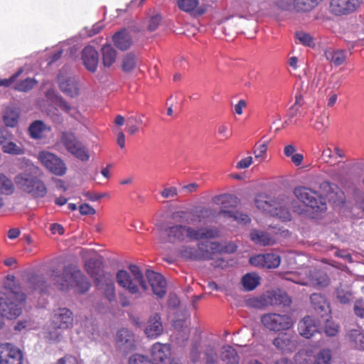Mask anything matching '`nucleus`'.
<instances>
[{
  "label": "nucleus",
  "mask_w": 364,
  "mask_h": 364,
  "mask_svg": "<svg viewBox=\"0 0 364 364\" xmlns=\"http://www.w3.org/2000/svg\"><path fill=\"white\" fill-rule=\"evenodd\" d=\"M161 237L171 244L191 242L203 239H214L219 237V230L215 228H193L182 224H169L160 227Z\"/></svg>",
  "instance_id": "f257e3e1"
},
{
  "label": "nucleus",
  "mask_w": 364,
  "mask_h": 364,
  "mask_svg": "<svg viewBox=\"0 0 364 364\" xmlns=\"http://www.w3.org/2000/svg\"><path fill=\"white\" fill-rule=\"evenodd\" d=\"M26 301V295L20 291L15 283V277H6L4 288L0 290V329L4 325L3 317L16 318L22 311Z\"/></svg>",
  "instance_id": "f03ea898"
},
{
  "label": "nucleus",
  "mask_w": 364,
  "mask_h": 364,
  "mask_svg": "<svg viewBox=\"0 0 364 364\" xmlns=\"http://www.w3.org/2000/svg\"><path fill=\"white\" fill-rule=\"evenodd\" d=\"M54 284L61 290L67 291L75 289L78 293L83 294L90 287V282L82 273L74 266H67L62 274H53Z\"/></svg>",
  "instance_id": "7ed1b4c3"
},
{
  "label": "nucleus",
  "mask_w": 364,
  "mask_h": 364,
  "mask_svg": "<svg viewBox=\"0 0 364 364\" xmlns=\"http://www.w3.org/2000/svg\"><path fill=\"white\" fill-rule=\"evenodd\" d=\"M117 282L119 285L130 294H135L139 293V289L144 291L148 289L143 275L139 267L135 264H130L129 266V272L126 270H119L117 273Z\"/></svg>",
  "instance_id": "20e7f679"
},
{
  "label": "nucleus",
  "mask_w": 364,
  "mask_h": 364,
  "mask_svg": "<svg viewBox=\"0 0 364 364\" xmlns=\"http://www.w3.org/2000/svg\"><path fill=\"white\" fill-rule=\"evenodd\" d=\"M73 312L67 308L57 309L52 317V328L53 331L47 333L46 338L51 341H58L61 337V333L58 331H64L73 326Z\"/></svg>",
  "instance_id": "39448f33"
},
{
  "label": "nucleus",
  "mask_w": 364,
  "mask_h": 364,
  "mask_svg": "<svg viewBox=\"0 0 364 364\" xmlns=\"http://www.w3.org/2000/svg\"><path fill=\"white\" fill-rule=\"evenodd\" d=\"M294 196L316 213H324L326 209V199L318 192L306 186H299L294 190Z\"/></svg>",
  "instance_id": "423d86ee"
},
{
  "label": "nucleus",
  "mask_w": 364,
  "mask_h": 364,
  "mask_svg": "<svg viewBox=\"0 0 364 364\" xmlns=\"http://www.w3.org/2000/svg\"><path fill=\"white\" fill-rule=\"evenodd\" d=\"M59 144L75 158L82 161H88L90 155L87 149L73 133L62 132L59 138Z\"/></svg>",
  "instance_id": "0eeeda50"
},
{
  "label": "nucleus",
  "mask_w": 364,
  "mask_h": 364,
  "mask_svg": "<svg viewBox=\"0 0 364 364\" xmlns=\"http://www.w3.org/2000/svg\"><path fill=\"white\" fill-rule=\"evenodd\" d=\"M214 215L213 209L200 208L191 211L178 210L172 213L171 218L177 222L186 221L188 224L206 223Z\"/></svg>",
  "instance_id": "6e6552de"
},
{
  "label": "nucleus",
  "mask_w": 364,
  "mask_h": 364,
  "mask_svg": "<svg viewBox=\"0 0 364 364\" xmlns=\"http://www.w3.org/2000/svg\"><path fill=\"white\" fill-rule=\"evenodd\" d=\"M294 199L286 194L274 196L272 201L270 215L288 221L291 218V210L294 208Z\"/></svg>",
  "instance_id": "1a4fd4ad"
},
{
  "label": "nucleus",
  "mask_w": 364,
  "mask_h": 364,
  "mask_svg": "<svg viewBox=\"0 0 364 364\" xmlns=\"http://www.w3.org/2000/svg\"><path fill=\"white\" fill-rule=\"evenodd\" d=\"M261 323L268 330L277 332L289 329L293 326L294 321L287 314L270 313L261 317Z\"/></svg>",
  "instance_id": "9d476101"
},
{
  "label": "nucleus",
  "mask_w": 364,
  "mask_h": 364,
  "mask_svg": "<svg viewBox=\"0 0 364 364\" xmlns=\"http://www.w3.org/2000/svg\"><path fill=\"white\" fill-rule=\"evenodd\" d=\"M37 158L41 164L53 174L63 176L66 173L67 166L57 155L47 151H41L38 154Z\"/></svg>",
  "instance_id": "9b49d317"
},
{
  "label": "nucleus",
  "mask_w": 364,
  "mask_h": 364,
  "mask_svg": "<svg viewBox=\"0 0 364 364\" xmlns=\"http://www.w3.org/2000/svg\"><path fill=\"white\" fill-rule=\"evenodd\" d=\"M291 299L289 296L282 291L269 292L260 298L250 299L248 304L256 308H260L265 304L289 306Z\"/></svg>",
  "instance_id": "f8f14e48"
},
{
  "label": "nucleus",
  "mask_w": 364,
  "mask_h": 364,
  "mask_svg": "<svg viewBox=\"0 0 364 364\" xmlns=\"http://www.w3.org/2000/svg\"><path fill=\"white\" fill-rule=\"evenodd\" d=\"M363 3V0H331L329 11L337 16H347L357 11Z\"/></svg>",
  "instance_id": "ddd939ff"
},
{
  "label": "nucleus",
  "mask_w": 364,
  "mask_h": 364,
  "mask_svg": "<svg viewBox=\"0 0 364 364\" xmlns=\"http://www.w3.org/2000/svg\"><path fill=\"white\" fill-rule=\"evenodd\" d=\"M38 168L34 165H28L26 169L14 177V183L23 193H26L38 175Z\"/></svg>",
  "instance_id": "4468645a"
},
{
  "label": "nucleus",
  "mask_w": 364,
  "mask_h": 364,
  "mask_svg": "<svg viewBox=\"0 0 364 364\" xmlns=\"http://www.w3.org/2000/svg\"><path fill=\"white\" fill-rule=\"evenodd\" d=\"M22 353L13 345L6 343L0 345L1 364H22Z\"/></svg>",
  "instance_id": "2eb2a0df"
},
{
  "label": "nucleus",
  "mask_w": 364,
  "mask_h": 364,
  "mask_svg": "<svg viewBox=\"0 0 364 364\" xmlns=\"http://www.w3.org/2000/svg\"><path fill=\"white\" fill-rule=\"evenodd\" d=\"M151 357L153 364H171V350L168 344L154 343L151 348Z\"/></svg>",
  "instance_id": "dca6fc26"
},
{
  "label": "nucleus",
  "mask_w": 364,
  "mask_h": 364,
  "mask_svg": "<svg viewBox=\"0 0 364 364\" xmlns=\"http://www.w3.org/2000/svg\"><path fill=\"white\" fill-rule=\"evenodd\" d=\"M205 0H176L178 8L193 16H200L207 10Z\"/></svg>",
  "instance_id": "f3484780"
},
{
  "label": "nucleus",
  "mask_w": 364,
  "mask_h": 364,
  "mask_svg": "<svg viewBox=\"0 0 364 364\" xmlns=\"http://www.w3.org/2000/svg\"><path fill=\"white\" fill-rule=\"evenodd\" d=\"M280 262V257L274 253L257 255L250 259L252 265L267 269L277 268Z\"/></svg>",
  "instance_id": "a211bd4d"
},
{
  "label": "nucleus",
  "mask_w": 364,
  "mask_h": 364,
  "mask_svg": "<svg viewBox=\"0 0 364 364\" xmlns=\"http://www.w3.org/2000/svg\"><path fill=\"white\" fill-rule=\"evenodd\" d=\"M148 282L153 293L158 297H163L166 292V282L164 277L157 272L148 270L146 273Z\"/></svg>",
  "instance_id": "6ab92c4d"
},
{
  "label": "nucleus",
  "mask_w": 364,
  "mask_h": 364,
  "mask_svg": "<svg viewBox=\"0 0 364 364\" xmlns=\"http://www.w3.org/2000/svg\"><path fill=\"white\" fill-rule=\"evenodd\" d=\"M81 59L85 68L92 73L96 71L99 55L97 51L90 46H85L81 52Z\"/></svg>",
  "instance_id": "aec40b11"
},
{
  "label": "nucleus",
  "mask_w": 364,
  "mask_h": 364,
  "mask_svg": "<svg viewBox=\"0 0 364 364\" xmlns=\"http://www.w3.org/2000/svg\"><path fill=\"white\" fill-rule=\"evenodd\" d=\"M298 330L301 336L310 338L318 332V322L311 316H306L299 321Z\"/></svg>",
  "instance_id": "412c9836"
},
{
  "label": "nucleus",
  "mask_w": 364,
  "mask_h": 364,
  "mask_svg": "<svg viewBox=\"0 0 364 364\" xmlns=\"http://www.w3.org/2000/svg\"><path fill=\"white\" fill-rule=\"evenodd\" d=\"M200 259H210L213 255L224 251L223 245L217 242L205 241L199 243Z\"/></svg>",
  "instance_id": "4be33fe9"
},
{
  "label": "nucleus",
  "mask_w": 364,
  "mask_h": 364,
  "mask_svg": "<svg viewBox=\"0 0 364 364\" xmlns=\"http://www.w3.org/2000/svg\"><path fill=\"white\" fill-rule=\"evenodd\" d=\"M117 343L124 352L132 350L134 346L133 335L127 329L119 330L117 333Z\"/></svg>",
  "instance_id": "5701e85b"
},
{
  "label": "nucleus",
  "mask_w": 364,
  "mask_h": 364,
  "mask_svg": "<svg viewBox=\"0 0 364 364\" xmlns=\"http://www.w3.org/2000/svg\"><path fill=\"white\" fill-rule=\"evenodd\" d=\"M274 346L282 351H292L296 348L294 336L289 333L279 335L273 341Z\"/></svg>",
  "instance_id": "b1692460"
},
{
  "label": "nucleus",
  "mask_w": 364,
  "mask_h": 364,
  "mask_svg": "<svg viewBox=\"0 0 364 364\" xmlns=\"http://www.w3.org/2000/svg\"><path fill=\"white\" fill-rule=\"evenodd\" d=\"M310 299L314 309L318 314H320L321 316L330 314L331 309L329 304L322 295L313 294Z\"/></svg>",
  "instance_id": "393cba45"
},
{
  "label": "nucleus",
  "mask_w": 364,
  "mask_h": 364,
  "mask_svg": "<svg viewBox=\"0 0 364 364\" xmlns=\"http://www.w3.org/2000/svg\"><path fill=\"white\" fill-rule=\"evenodd\" d=\"M26 193L33 198H43L47 195L48 189L45 183L37 175Z\"/></svg>",
  "instance_id": "a878e982"
},
{
  "label": "nucleus",
  "mask_w": 364,
  "mask_h": 364,
  "mask_svg": "<svg viewBox=\"0 0 364 364\" xmlns=\"http://www.w3.org/2000/svg\"><path fill=\"white\" fill-rule=\"evenodd\" d=\"M85 268L87 274L97 282V285H100L102 281L101 277L103 276L100 262L97 259H90L85 262Z\"/></svg>",
  "instance_id": "bb28decb"
},
{
  "label": "nucleus",
  "mask_w": 364,
  "mask_h": 364,
  "mask_svg": "<svg viewBox=\"0 0 364 364\" xmlns=\"http://www.w3.org/2000/svg\"><path fill=\"white\" fill-rule=\"evenodd\" d=\"M163 332L161 318L158 314L151 317L145 329V333L149 338H154L160 336Z\"/></svg>",
  "instance_id": "cd10ccee"
},
{
  "label": "nucleus",
  "mask_w": 364,
  "mask_h": 364,
  "mask_svg": "<svg viewBox=\"0 0 364 364\" xmlns=\"http://www.w3.org/2000/svg\"><path fill=\"white\" fill-rule=\"evenodd\" d=\"M114 46L119 50H125L132 44V38L126 30H122L113 36Z\"/></svg>",
  "instance_id": "c85d7f7f"
},
{
  "label": "nucleus",
  "mask_w": 364,
  "mask_h": 364,
  "mask_svg": "<svg viewBox=\"0 0 364 364\" xmlns=\"http://www.w3.org/2000/svg\"><path fill=\"white\" fill-rule=\"evenodd\" d=\"M250 239L256 245L261 246L272 245L275 243V239L269 233L252 230L250 232Z\"/></svg>",
  "instance_id": "c756f323"
},
{
  "label": "nucleus",
  "mask_w": 364,
  "mask_h": 364,
  "mask_svg": "<svg viewBox=\"0 0 364 364\" xmlns=\"http://www.w3.org/2000/svg\"><path fill=\"white\" fill-rule=\"evenodd\" d=\"M212 200L215 204L220 205L222 206L221 210L235 208L239 203L237 196L228 193L216 196L213 198Z\"/></svg>",
  "instance_id": "7c9ffc66"
},
{
  "label": "nucleus",
  "mask_w": 364,
  "mask_h": 364,
  "mask_svg": "<svg viewBox=\"0 0 364 364\" xmlns=\"http://www.w3.org/2000/svg\"><path fill=\"white\" fill-rule=\"evenodd\" d=\"M218 215L228 219H231L241 225H247L251 222L250 216L240 211H233L230 210H220Z\"/></svg>",
  "instance_id": "2f4dec72"
},
{
  "label": "nucleus",
  "mask_w": 364,
  "mask_h": 364,
  "mask_svg": "<svg viewBox=\"0 0 364 364\" xmlns=\"http://www.w3.org/2000/svg\"><path fill=\"white\" fill-rule=\"evenodd\" d=\"M332 358L329 349H322L314 356V363L310 357L304 358L299 364H331Z\"/></svg>",
  "instance_id": "473e14b6"
},
{
  "label": "nucleus",
  "mask_w": 364,
  "mask_h": 364,
  "mask_svg": "<svg viewBox=\"0 0 364 364\" xmlns=\"http://www.w3.org/2000/svg\"><path fill=\"white\" fill-rule=\"evenodd\" d=\"M272 198L273 197L266 193H259L256 195L254 203L258 210L270 215Z\"/></svg>",
  "instance_id": "72a5a7b5"
},
{
  "label": "nucleus",
  "mask_w": 364,
  "mask_h": 364,
  "mask_svg": "<svg viewBox=\"0 0 364 364\" xmlns=\"http://www.w3.org/2000/svg\"><path fill=\"white\" fill-rule=\"evenodd\" d=\"M326 58L335 65L338 66L344 63L346 58V53L343 50H334L329 48L324 53Z\"/></svg>",
  "instance_id": "f704fd0d"
},
{
  "label": "nucleus",
  "mask_w": 364,
  "mask_h": 364,
  "mask_svg": "<svg viewBox=\"0 0 364 364\" xmlns=\"http://www.w3.org/2000/svg\"><path fill=\"white\" fill-rule=\"evenodd\" d=\"M102 65L105 68L111 67L116 61L117 51L110 45H105L102 48Z\"/></svg>",
  "instance_id": "c9c22d12"
},
{
  "label": "nucleus",
  "mask_w": 364,
  "mask_h": 364,
  "mask_svg": "<svg viewBox=\"0 0 364 364\" xmlns=\"http://www.w3.org/2000/svg\"><path fill=\"white\" fill-rule=\"evenodd\" d=\"M199 243L196 246L183 245L179 250L181 257L189 259H200Z\"/></svg>",
  "instance_id": "e433bc0d"
},
{
  "label": "nucleus",
  "mask_w": 364,
  "mask_h": 364,
  "mask_svg": "<svg viewBox=\"0 0 364 364\" xmlns=\"http://www.w3.org/2000/svg\"><path fill=\"white\" fill-rule=\"evenodd\" d=\"M322 0H294L296 12L306 13L312 11Z\"/></svg>",
  "instance_id": "4c0bfd02"
},
{
  "label": "nucleus",
  "mask_w": 364,
  "mask_h": 364,
  "mask_svg": "<svg viewBox=\"0 0 364 364\" xmlns=\"http://www.w3.org/2000/svg\"><path fill=\"white\" fill-rule=\"evenodd\" d=\"M59 86L62 92L70 97H74L78 94L77 85L73 79H66L60 81Z\"/></svg>",
  "instance_id": "58836bf2"
},
{
  "label": "nucleus",
  "mask_w": 364,
  "mask_h": 364,
  "mask_svg": "<svg viewBox=\"0 0 364 364\" xmlns=\"http://www.w3.org/2000/svg\"><path fill=\"white\" fill-rule=\"evenodd\" d=\"M260 277L254 273H248L242 278V284L247 291L255 289L259 284Z\"/></svg>",
  "instance_id": "ea45409f"
},
{
  "label": "nucleus",
  "mask_w": 364,
  "mask_h": 364,
  "mask_svg": "<svg viewBox=\"0 0 364 364\" xmlns=\"http://www.w3.org/2000/svg\"><path fill=\"white\" fill-rule=\"evenodd\" d=\"M29 133L32 138L40 139L43 136V134L50 130V127H47L41 121H36L29 127Z\"/></svg>",
  "instance_id": "a19ab883"
},
{
  "label": "nucleus",
  "mask_w": 364,
  "mask_h": 364,
  "mask_svg": "<svg viewBox=\"0 0 364 364\" xmlns=\"http://www.w3.org/2000/svg\"><path fill=\"white\" fill-rule=\"evenodd\" d=\"M221 358L227 364H237L238 355L235 350L230 346H224L221 352Z\"/></svg>",
  "instance_id": "79ce46f5"
},
{
  "label": "nucleus",
  "mask_w": 364,
  "mask_h": 364,
  "mask_svg": "<svg viewBox=\"0 0 364 364\" xmlns=\"http://www.w3.org/2000/svg\"><path fill=\"white\" fill-rule=\"evenodd\" d=\"M3 119L6 126L14 127L18 122V112L15 109L7 107L4 111Z\"/></svg>",
  "instance_id": "37998d69"
},
{
  "label": "nucleus",
  "mask_w": 364,
  "mask_h": 364,
  "mask_svg": "<svg viewBox=\"0 0 364 364\" xmlns=\"http://www.w3.org/2000/svg\"><path fill=\"white\" fill-rule=\"evenodd\" d=\"M14 185L12 181L5 174L0 173V193L11 195L14 192Z\"/></svg>",
  "instance_id": "c03bdc74"
},
{
  "label": "nucleus",
  "mask_w": 364,
  "mask_h": 364,
  "mask_svg": "<svg viewBox=\"0 0 364 364\" xmlns=\"http://www.w3.org/2000/svg\"><path fill=\"white\" fill-rule=\"evenodd\" d=\"M136 62H137L136 57L134 53H127L122 58V70L126 73L131 72L136 67Z\"/></svg>",
  "instance_id": "a18cd8bd"
},
{
  "label": "nucleus",
  "mask_w": 364,
  "mask_h": 364,
  "mask_svg": "<svg viewBox=\"0 0 364 364\" xmlns=\"http://www.w3.org/2000/svg\"><path fill=\"white\" fill-rule=\"evenodd\" d=\"M329 126L328 116L325 113H322L317 116L313 124L314 128L321 133H323Z\"/></svg>",
  "instance_id": "49530a36"
},
{
  "label": "nucleus",
  "mask_w": 364,
  "mask_h": 364,
  "mask_svg": "<svg viewBox=\"0 0 364 364\" xmlns=\"http://www.w3.org/2000/svg\"><path fill=\"white\" fill-rule=\"evenodd\" d=\"M350 339L355 348L364 350V335L358 330H352L349 333Z\"/></svg>",
  "instance_id": "de8ad7c7"
},
{
  "label": "nucleus",
  "mask_w": 364,
  "mask_h": 364,
  "mask_svg": "<svg viewBox=\"0 0 364 364\" xmlns=\"http://www.w3.org/2000/svg\"><path fill=\"white\" fill-rule=\"evenodd\" d=\"M36 85L37 81L35 79L28 77L17 82L14 89L20 92H28Z\"/></svg>",
  "instance_id": "09e8293b"
},
{
  "label": "nucleus",
  "mask_w": 364,
  "mask_h": 364,
  "mask_svg": "<svg viewBox=\"0 0 364 364\" xmlns=\"http://www.w3.org/2000/svg\"><path fill=\"white\" fill-rule=\"evenodd\" d=\"M267 145L265 143L256 144L254 147L253 154L255 158L259 163L266 160L267 156Z\"/></svg>",
  "instance_id": "8fccbe9b"
},
{
  "label": "nucleus",
  "mask_w": 364,
  "mask_h": 364,
  "mask_svg": "<svg viewBox=\"0 0 364 364\" xmlns=\"http://www.w3.org/2000/svg\"><path fill=\"white\" fill-rule=\"evenodd\" d=\"M2 150L4 153L14 155H21L24 154V149L12 141L4 144L2 146Z\"/></svg>",
  "instance_id": "3c124183"
},
{
  "label": "nucleus",
  "mask_w": 364,
  "mask_h": 364,
  "mask_svg": "<svg viewBox=\"0 0 364 364\" xmlns=\"http://www.w3.org/2000/svg\"><path fill=\"white\" fill-rule=\"evenodd\" d=\"M102 288L105 291V294L109 301H113L115 299V288L114 284L112 280L105 279V284H102Z\"/></svg>",
  "instance_id": "603ef678"
},
{
  "label": "nucleus",
  "mask_w": 364,
  "mask_h": 364,
  "mask_svg": "<svg viewBox=\"0 0 364 364\" xmlns=\"http://www.w3.org/2000/svg\"><path fill=\"white\" fill-rule=\"evenodd\" d=\"M296 38L302 45L308 47H313L314 46V41L313 37L304 31H298L295 33Z\"/></svg>",
  "instance_id": "864d4df0"
},
{
  "label": "nucleus",
  "mask_w": 364,
  "mask_h": 364,
  "mask_svg": "<svg viewBox=\"0 0 364 364\" xmlns=\"http://www.w3.org/2000/svg\"><path fill=\"white\" fill-rule=\"evenodd\" d=\"M129 364H153L151 360L146 355L136 353L129 359Z\"/></svg>",
  "instance_id": "5fc2aeb1"
},
{
  "label": "nucleus",
  "mask_w": 364,
  "mask_h": 364,
  "mask_svg": "<svg viewBox=\"0 0 364 364\" xmlns=\"http://www.w3.org/2000/svg\"><path fill=\"white\" fill-rule=\"evenodd\" d=\"M274 4L282 10L295 11L294 0H275Z\"/></svg>",
  "instance_id": "6e6d98bb"
},
{
  "label": "nucleus",
  "mask_w": 364,
  "mask_h": 364,
  "mask_svg": "<svg viewBox=\"0 0 364 364\" xmlns=\"http://www.w3.org/2000/svg\"><path fill=\"white\" fill-rule=\"evenodd\" d=\"M336 297L341 304H347L352 299V294L348 291L338 289L336 291Z\"/></svg>",
  "instance_id": "4d7b16f0"
},
{
  "label": "nucleus",
  "mask_w": 364,
  "mask_h": 364,
  "mask_svg": "<svg viewBox=\"0 0 364 364\" xmlns=\"http://www.w3.org/2000/svg\"><path fill=\"white\" fill-rule=\"evenodd\" d=\"M324 331L327 336H335L338 332V326L333 321H327Z\"/></svg>",
  "instance_id": "13d9d810"
},
{
  "label": "nucleus",
  "mask_w": 364,
  "mask_h": 364,
  "mask_svg": "<svg viewBox=\"0 0 364 364\" xmlns=\"http://www.w3.org/2000/svg\"><path fill=\"white\" fill-rule=\"evenodd\" d=\"M353 310L357 316L364 318V300H356L354 303Z\"/></svg>",
  "instance_id": "bf43d9fd"
},
{
  "label": "nucleus",
  "mask_w": 364,
  "mask_h": 364,
  "mask_svg": "<svg viewBox=\"0 0 364 364\" xmlns=\"http://www.w3.org/2000/svg\"><path fill=\"white\" fill-rule=\"evenodd\" d=\"M161 17L159 15H154L149 21L148 29L150 31H155L160 24Z\"/></svg>",
  "instance_id": "052dcab7"
},
{
  "label": "nucleus",
  "mask_w": 364,
  "mask_h": 364,
  "mask_svg": "<svg viewBox=\"0 0 364 364\" xmlns=\"http://www.w3.org/2000/svg\"><path fill=\"white\" fill-rule=\"evenodd\" d=\"M55 364H80L77 359L73 355H65L58 360Z\"/></svg>",
  "instance_id": "680f3d73"
},
{
  "label": "nucleus",
  "mask_w": 364,
  "mask_h": 364,
  "mask_svg": "<svg viewBox=\"0 0 364 364\" xmlns=\"http://www.w3.org/2000/svg\"><path fill=\"white\" fill-rule=\"evenodd\" d=\"M252 164V157L247 156L241 159L236 164V168L238 169H244L248 168Z\"/></svg>",
  "instance_id": "e2e57ef3"
},
{
  "label": "nucleus",
  "mask_w": 364,
  "mask_h": 364,
  "mask_svg": "<svg viewBox=\"0 0 364 364\" xmlns=\"http://www.w3.org/2000/svg\"><path fill=\"white\" fill-rule=\"evenodd\" d=\"M79 210L82 215H94L95 213V210L87 203L82 204Z\"/></svg>",
  "instance_id": "0e129e2a"
},
{
  "label": "nucleus",
  "mask_w": 364,
  "mask_h": 364,
  "mask_svg": "<svg viewBox=\"0 0 364 364\" xmlns=\"http://www.w3.org/2000/svg\"><path fill=\"white\" fill-rule=\"evenodd\" d=\"M177 195V189L175 187L166 188L161 192V196L164 198L174 197Z\"/></svg>",
  "instance_id": "69168bd1"
},
{
  "label": "nucleus",
  "mask_w": 364,
  "mask_h": 364,
  "mask_svg": "<svg viewBox=\"0 0 364 364\" xmlns=\"http://www.w3.org/2000/svg\"><path fill=\"white\" fill-rule=\"evenodd\" d=\"M198 188V184L196 183H192L187 185H184L182 187L183 192L187 193H191L196 192Z\"/></svg>",
  "instance_id": "338daca9"
},
{
  "label": "nucleus",
  "mask_w": 364,
  "mask_h": 364,
  "mask_svg": "<svg viewBox=\"0 0 364 364\" xmlns=\"http://www.w3.org/2000/svg\"><path fill=\"white\" fill-rule=\"evenodd\" d=\"M218 132L221 136L224 137L225 139H228L230 136L228 127L225 124L219 125L218 127Z\"/></svg>",
  "instance_id": "774afa93"
}]
</instances>
